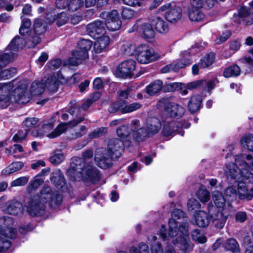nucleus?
Instances as JSON below:
<instances>
[{
    "mask_svg": "<svg viewBox=\"0 0 253 253\" xmlns=\"http://www.w3.org/2000/svg\"><path fill=\"white\" fill-rule=\"evenodd\" d=\"M169 226L168 231L165 226H162L159 233L160 237L163 240L171 242L174 245L177 244L184 253L189 252L192 246L189 240L188 225L184 212L179 209L174 210Z\"/></svg>",
    "mask_w": 253,
    "mask_h": 253,
    "instance_id": "1",
    "label": "nucleus"
},
{
    "mask_svg": "<svg viewBox=\"0 0 253 253\" xmlns=\"http://www.w3.org/2000/svg\"><path fill=\"white\" fill-rule=\"evenodd\" d=\"M62 197L57 193H52L49 187H44L40 194L29 199L26 206L27 211L32 216H41L45 211V204L47 202L51 208L56 209L62 203Z\"/></svg>",
    "mask_w": 253,
    "mask_h": 253,
    "instance_id": "2",
    "label": "nucleus"
},
{
    "mask_svg": "<svg viewBox=\"0 0 253 253\" xmlns=\"http://www.w3.org/2000/svg\"><path fill=\"white\" fill-rule=\"evenodd\" d=\"M225 173L228 178L234 181L240 182L238 183V198L241 200H251L253 198V188L248 190L244 181L253 183V173L250 170L244 167H240L235 163L227 164Z\"/></svg>",
    "mask_w": 253,
    "mask_h": 253,
    "instance_id": "3",
    "label": "nucleus"
},
{
    "mask_svg": "<svg viewBox=\"0 0 253 253\" xmlns=\"http://www.w3.org/2000/svg\"><path fill=\"white\" fill-rule=\"evenodd\" d=\"M124 151V144L118 139L110 140L107 148H99L95 154V161L98 167L106 169L112 164L113 158L119 157Z\"/></svg>",
    "mask_w": 253,
    "mask_h": 253,
    "instance_id": "4",
    "label": "nucleus"
},
{
    "mask_svg": "<svg viewBox=\"0 0 253 253\" xmlns=\"http://www.w3.org/2000/svg\"><path fill=\"white\" fill-rule=\"evenodd\" d=\"M28 84L26 81L19 82L18 86L12 91L11 96L13 100L19 104H24L30 101L32 96L38 95L43 92L45 88L43 83L37 81L31 84L30 93L27 91Z\"/></svg>",
    "mask_w": 253,
    "mask_h": 253,
    "instance_id": "5",
    "label": "nucleus"
},
{
    "mask_svg": "<svg viewBox=\"0 0 253 253\" xmlns=\"http://www.w3.org/2000/svg\"><path fill=\"white\" fill-rule=\"evenodd\" d=\"M67 173L75 180L80 181L82 179L93 177L94 174H97V172L95 169L91 166H88L85 168L84 163L82 159L76 158L73 160Z\"/></svg>",
    "mask_w": 253,
    "mask_h": 253,
    "instance_id": "6",
    "label": "nucleus"
},
{
    "mask_svg": "<svg viewBox=\"0 0 253 253\" xmlns=\"http://www.w3.org/2000/svg\"><path fill=\"white\" fill-rule=\"evenodd\" d=\"M12 223L13 220L9 217L0 218V251L8 250L11 243L7 238H14L16 236V230L9 227Z\"/></svg>",
    "mask_w": 253,
    "mask_h": 253,
    "instance_id": "7",
    "label": "nucleus"
},
{
    "mask_svg": "<svg viewBox=\"0 0 253 253\" xmlns=\"http://www.w3.org/2000/svg\"><path fill=\"white\" fill-rule=\"evenodd\" d=\"M161 123L158 118H147L143 126L139 127L138 126V129L133 131V136L137 141H142L145 137L157 133L161 129Z\"/></svg>",
    "mask_w": 253,
    "mask_h": 253,
    "instance_id": "8",
    "label": "nucleus"
},
{
    "mask_svg": "<svg viewBox=\"0 0 253 253\" xmlns=\"http://www.w3.org/2000/svg\"><path fill=\"white\" fill-rule=\"evenodd\" d=\"M83 120L84 118L80 117L77 120H75L69 123H61L53 131L49 132V131L52 129L54 126V121L52 120L50 121L44 122L42 125V129L48 138L53 139L64 133L67 129L68 126H74Z\"/></svg>",
    "mask_w": 253,
    "mask_h": 253,
    "instance_id": "9",
    "label": "nucleus"
},
{
    "mask_svg": "<svg viewBox=\"0 0 253 253\" xmlns=\"http://www.w3.org/2000/svg\"><path fill=\"white\" fill-rule=\"evenodd\" d=\"M137 61L143 64H147L160 58V56L147 44H141L136 47L135 55Z\"/></svg>",
    "mask_w": 253,
    "mask_h": 253,
    "instance_id": "10",
    "label": "nucleus"
},
{
    "mask_svg": "<svg viewBox=\"0 0 253 253\" xmlns=\"http://www.w3.org/2000/svg\"><path fill=\"white\" fill-rule=\"evenodd\" d=\"M159 107H164L166 111L171 117H181L185 113V109L181 105L173 102H169L165 98L160 100L158 103Z\"/></svg>",
    "mask_w": 253,
    "mask_h": 253,
    "instance_id": "11",
    "label": "nucleus"
},
{
    "mask_svg": "<svg viewBox=\"0 0 253 253\" xmlns=\"http://www.w3.org/2000/svg\"><path fill=\"white\" fill-rule=\"evenodd\" d=\"M161 11H166L165 17L169 22L174 23L180 19L181 16V8L174 3H167L160 8Z\"/></svg>",
    "mask_w": 253,
    "mask_h": 253,
    "instance_id": "12",
    "label": "nucleus"
},
{
    "mask_svg": "<svg viewBox=\"0 0 253 253\" xmlns=\"http://www.w3.org/2000/svg\"><path fill=\"white\" fill-rule=\"evenodd\" d=\"M194 47H192L189 51H186L184 52L183 58L180 61L176 64H171L167 65L162 69V72L164 73H166L172 70L176 71L179 68L185 67V66L189 65L191 63V60L189 58V54H194L196 50H194Z\"/></svg>",
    "mask_w": 253,
    "mask_h": 253,
    "instance_id": "13",
    "label": "nucleus"
},
{
    "mask_svg": "<svg viewBox=\"0 0 253 253\" xmlns=\"http://www.w3.org/2000/svg\"><path fill=\"white\" fill-rule=\"evenodd\" d=\"M13 87V82L7 84L0 83V105L1 106H7L9 102H15L13 97L11 95V90Z\"/></svg>",
    "mask_w": 253,
    "mask_h": 253,
    "instance_id": "14",
    "label": "nucleus"
},
{
    "mask_svg": "<svg viewBox=\"0 0 253 253\" xmlns=\"http://www.w3.org/2000/svg\"><path fill=\"white\" fill-rule=\"evenodd\" d=\"M233 20L237 23H242L246 26L253 24V11L243 7L238 11V15H234Z\"/></svg>",
    "mask_w": 253,
    "mask_h": 253,
    "instance_id": "15",
    "label": "nucleus"
},
{
    "mask_svg": "<svg viewBox=\"0 0 253 253\" xmlns=\"http://www.w3.org/2000/svg\"><path fill=\"white\" fill-rule=\"evenodd\" d=\"M136 62L128 60L122 62L118 67L117 72L120 77L126 78L131 75L135 69Z\"/></svg>",
    "mask_w": 253,
    "mask_h": 253,
    "instance_id": "16",
    "label": "nucleus"
},
{
    "mask_svg": "<svg viewBox=\"0 0 253 253\" xmlns=\"http://www.w3.org/2000/svg\"><path fill=\"white\" fill-rule=\"evenodd\" d=\"M106 26L110 31H116L121 27L122 22L117 10H113L106 15Z\"/></svg>",
    "mask_w": 253,
    "mask_h": 253,
    "instance_id": "17",
    "label": "nucleus"
},
{
    "mask_svg": "<svg viewBox=\"0 0 253 253\" xmlns=\"http://www.w3.org/2000/svg\"><path fill=\"white\" fill-rule=\"evenodd\" d=\"M211 214V219L215 226L218 228H222L225 224L227 216L225 214V209H217L215 211H212L209 212Z\"/></svg>",
    "mask_w": 253,
    "mask_h": 253,
    "instance_id": "18",
    "label": "nucleus"
},
{
    "mask_svg": "<svg viewBox=\"0 0 253 253\" xmlns=\"http://www.w3.org/2000/svg\"><path fill=\"white\" fill-rule=\"evenodd\" d=\"M235 162L240 167H244L250 170H253V153L247 155H237L235 157Z\"/></svg>",
    "mask_w": 253,
    "mask_h": 253,
    "instance_id": "19",
    "label": "nucleus"
},
{
    "mask_svg": "<svg viewBox=\"0 0 253 253\" xmlns=\"http://www.w3.org/2000/svg\"><path fill=\"white\" fill-rule=\"evenodd\" d=\"M86 31L90 37L97 38L104 33V25L100 21H96L87 25Z\"/></svg>",
    "mask_w": 253,
    "mask_h": 253,
    "instance_id": "20",
    "label": "nucleus"
},
{
    "mask_svg": "<svg viewBox=\"0 0 253 253\" xmlns=\"http://www.w3.org/2000/svg\"><path fill=\"white\" fill-rule=\"evenodd\" d=\"M212 200L215 204V207L209 206V212H211L212 211H215L219 209L224 210L225 206V200L220 192L214 191L212 193Z\"/></svg>",
    "mask_w": 253,
    "mask_h": 253,
    "instance_id": "21",
    "label": "nucleus"
},
{
    "mask_svg": "<svg viewBox=\"0 0 253 253\" xmlns=\"http://www.w3.org/2000/svg\"><path fill=\"white\" fill-rule=\"evenodd\" d=\"M150 22L155 26L156 30L161 34H165L169 31V27L161 18L156 16H151L149 18Z\"/></svg>",
    "mask_w": 253,
    "mask_h": 253,
    "instance_id": "22",
    "label": "nucleus"
},
{
    "mask_svg": "<svg viewBox=\"0 0 253 253\" xmlns=\"http://www.w3.org/2000/svg\"><path fill=\"white\" fill-rule=\"evenodd\" d=\"M195 224L200 227H206L210 222L211 218L208 213L204 211H199L194 214Z\"/></svg>",
    "mask_w": 253,
    "mask_h": 253,
    "instance_id": "23",
    "label": "nucleus"
},
{
    "mask_svg": "<svg viewBox=\"0 0 253 253\" xmlns=\"http://www.w3.org/2000/svg\"><path fill=\"white\" fill-rule=\"evenodd\" d=\"M139 31L142 37L147 40H152L155 36V32L152 26V23L149 21L142 24L139 28Z\"/></svg>",
    "mask_w": 253,
    "mask_h": 253,
    "instance_id": "24",
    "label": "nucleus"
},
{
    "mask_svg": "<svg viewBox=\"0 0 253 253\" xmlns=\"http://www.w3.org/2000/svg\"><path fill=\"white\" fill-rule=\"evenodd\" d=\"M139 122L137 120H133L132 122L133 130L130 131V129L126 126H122L118 128L117 130V133L118 136L121 138H125L128 135L131 136L134 139L135 138L133 136L132 133L133 131L138 129V126Z\"/></svg>",
    "mask_w": 253,
    "mask_h": 253,
    "instance_id": "25",
    "label": "nucleus"
},
{
    "mask_svg": "<svg viewBox=\"0 0 253 253\" xmlns=\"http://www.w3.org/2000/svg\"><path fill=\"white\" fill-rule=\"evenodd\" d=\"M97 40L94 44V49L96 52L100 53L104 50L110 43V38L108 36L103 35L102 36H98Z\"/></svg>",
    "mask_w": 253,
    "mask_h": 253,
    "instance_id": "26",
    "label": "nucleus"
},
{
    "mask_svg": "<svg viewBox=\"0 0 253 253\" xmlns=\"http://www.w3.org/2000/svg\"><path fill=\"white\" fill-rule=\"evenodd\" d=\"M62 79V75H57V77L54 76L50 78H48L45 83L46 87L50 91H56L59 84L62 82L61 80Z\"/></svg>",
    "mask_w": 253,
    "mask_h": 253,
    "instance_id": "27",
    "label": "nucleus"
},
{
    "mask_svg": "<svg viewBox=\"0 0 253 253\" xmlns=\"http://www.w3.org/2000/svg\"><path fill=\"white\" fill-rule=\"evenodd\" d=\"M223 247L225 250L230 251L233 253L240 252L239 244L236 240L233 238L226 240L223 243Z\"/></svg>",
    "mask_w": 253,
    "mask_h": 253,
    "instance_id": "28",
    "label": "nucleus"
},
{
    "mask_svg": "<svg viewBox=\"0 0 253 253\" xmlns=\"http://www.w3.org/2000/svg\"><path fill=\"white\" fill-rule=\"evenodd\" d=\"M163 86V82L160 80H157L151 83L147 86L146 92L150 95L153 96L162 89Z\"/></svg>",
    "mask_w": 253,
    "mask_h": 253,
    "instance_id": "29",
    "label": "nucleus"
},
{
    "mask_svg": "<svg viewBox=\"0 0 253 253\" xmlns=\"http://www.w3.org/2000/svg\"><path fill=\"white\" fill-rule=\"evenodd\" d=\"M202 100V97L199 95H194L191 98L188 103V108L192 113L199 110Z\"/></svg>",
    "mask_w": 253,
    "mask_h": 253,
    "instance_id": "30",
    "label": "nucleus"
},
{
    "mask_svg": "<svg viewBox=\"0 0 253 253\" xmlns=\"http://www.w3.org/2000/svg\"><path fill=\"white\" fill-rule=\"evenodd\" d=\"M83 50L78 49L73 52L72 56L68 60V64L72 66H77L81 63L83 60L87 58H83L82 57V52Z\"/></svg>",
    "mask_w": 253,
    "mask_h": 253,
    "instance_id": "31",
    "label": "nucleus"
},
{
    "mask_svg": "<svg viewBox=\"0 0 253 253\" xmlns=\"http://www.w3.org/2000/svg\"><path fill=\"white\" fill-rule=\"evenodd\" d=\"M25 45V41L22 38L15 37L7 46V50L17 51L22 48Z\"/></svg>",
    "mask_w": 253,
    "mask_h": 253,
    "instance_id": "32",
    "label": "nucleus"
},
{
    "mask_svg": "<svg viewBox=\"0 0 253 253\" xmlns=\"http://www.w3.org/2000/svg\"><path fill=\"white\" fill-rule=\"evenodd\" d=\"M227 178L230 184H232L233 186H229L224 191V194L227 197H232L234 196H237L238 197V183L240 182L234 181L233 179L228 178L226 175Z\"/></svg>",
    "mask_w": 253,
    "mask_h": 253,
    "instance_id": "33",
    "label": "nucleus"
},
{
    "mask_svg": "<svg viewBox=\"0 0 253 253\" xmlns=\"http://www.w3.org/2000/svg\"><path fill=\"white\" fill-rule=\"evenodd\" d=\"M92 45V42L88 40L83 39L78 43V48L83 50L82 57L83 58H88V51L89 50Z\"/></svg>",
    "mask_w": 253,
    "mask_h": 253,
    "instance_id": "34",
    "label": "nucleus"
},
{
    "mask_svg": "<svg viewBox=\"0 0 253 253\" xmlns=\"http://www.w3.org/2000/svg\"><path fill=\"white\" fill-rule=\"evenodd\" d=\"M23 163L21 162H16L11 163L7 167L2 169L1 173L2 175H8L16 171H17L23 168Z\"/></svg>",
    "mask_w": 253,
    "mask_h": 253,
    "instance_id": "35",
    "label": "nucleus"
},
{
    "mask_svg": "<svg viewBox=\"0 0 253 253\" xmlns=\"http://www.w3.org/2000/svg\"><path fill=\"white\" fill-rule=\"evenodd\" d=\"M180 126H181V125L179 123L175 122H171L168 124L165 125L163 133L165 136H171L174 132L177 130V127Z\"/></svg>",
    "mask_w": 253,
    "mask_h": 253,
    "instance_id": "36",
    "label": "nucleus"
},
{
    "mask_svg": "<svg viewBox=\"0 0 253 253\" xmlns=\"http://www.w3.org/2000/svg\"><path fill=\"white\" fill-rule=\"evenodd\" d=\"M22 204L17 201H10L8 203L6 211L10 214L16 215L21 212Z\"/></svg>",
    "mask_w": 253,
    "mask_h": 253,
    "instance_id": "37",
    "label": "nucleus"
},
{
    "mask_svg": "<svg viewBox=\"0 0 253 253\" xmlns=\"http://www.w3.org/2000/svg\"><path fill=\"white\" fill-rule=\"evenodd\" d=\"M240 67L237 65H234L224 70L223 76L226 78L237 77L240 75Z\"/></svg>",
    "mask_w": 253,
    "mask_h": 253,
    "instance_id": "38",
    "label": "nucleus"
},
{
    "mask_svg": "<svg viewBox=\"0 0 253 253\" xmlns=\"http://www.w3.org/2000/svg\"><path fill=\"white\" fill-rule=\"evenodd\" d=\"M188 14L190 19L193 21L200 22L205 18V14L199 9L190 10Z\"/></svg>",
    "mask_w": 253,
    "mask_h": 253,
    "instance_id": "39",
    "label": "nucleus"
},
{
    "mask_svg": "<svg viewBox=\"0 0 253 253\" xmlns=\"http://www.w3.org/2000/svg\"><path fill=\"white\" fill-rule=\"evenodd\" d=\"M196 196L202 203H206L210 200V192L204 187H201L196 192Z\"/></svg>",
    "mask_w": 253,
    "mask_h": 253,
    "instance_id": "40",
    "label": "nucleus"
},
{
    "mask_svg": "<svg viewBox=\"0 0 253 253\" xmlns=\"http://www.w3.org/2000/svg\"><path fill=\"white\" fill-rule=\"evenodd\" d=\"M121 50L126 55H135L136 47L130 42H126L122 45Z\"/></svg>",
    "mask_w": 253,
    "mask_h": 253,
    "instance_id": "41",
    "label": "nucleus"
},
{
    "mask_svg": "<svg viewBox=\"0 0 253 253\" xmlns=\"http://www.w3.org/2000/svg\"><path fill=\"white\" fill-rule=\"evenodd\" d=\"M214 55L213 53H210L203 57L199 63V66L201 68H204L209 67L211 65L214 61Z\"/></svg>",
    "mask_w": 253,
    "mask_h": 253,
    "instance_id": "42",
    "label": "nucleus"
},
{
    "mask_svg": "<svg viewBox=\"0 0 253 253\" xmlns=\"http://www.w3.org/2000/svg\"><path fill=\"white\" fill-rule=\"evenodd\" d=\"M241 143L244 147H247L250 151H253V135L250 134L243 137L241 140Z\"/></svg>",
    "mask_w": 253,
    "mask_h": 253,
    "instance_id": "43",
    "label": "nucleus"
},
{
    "mask_svg": "<svg viewBox=\"0 0 253 253\" xmlns=\"http://www.w3.org/2000/svg\"><path fill=\"white\" fill-rule=\"evenodd\" d=\"M64 159L65 156L63 154L55 152L50 157L49 161L52 164L58 165L61 163Z\"/></svg>",
    "mask_w": 253,
    "mask_h": 253,
    "instance_id": "44",
    "label": "nucleus"
},
{
    "mask_svg": "<svg viewBox=\"0 0 253 253\" xmlns=\"http://www.w3.org/2000/svg\"><path fill=\"white\" fill-rule=\"evenodd\" d=\"M39 122V119L37 118H27L22 123L23 127L25 129H27L29 132L30 129L32 128Z\"/></svg>",
    "mask_w": 253,
    "mask_h": 253,
    "instance_id": "45",
    "label": "nucleus"
},
{
    "mask_svg": "<svg viewBox=\"0 0 253 253\" xmlns=\"http://www.w3.org/2000/svg\"><path fill=\"white\" fill-rule=\"evenodd\" d=\"M51 181L58 189H62L65 184L64 177L59 174L52 176Z\"/></svg>",
    "mask_w": 253,
    "mask_h": 253,
    "instance_id": "46",
    "label": "nucleus"
},
{
    "mask_svg": "<svg viewBox=\"0 0 253 253\" xmlns=\"http://www.w3.org/2000/svg\"><path fill=\"white\" fill-rule=\"evenodd\" d=\"M141 107V105L137 102H134L122 107L120 109L122 113H128L135 111Z\"/></svg>",
    "mask_w": 253,
    "mask_h": 253,
    "instance_id": "47",
    "label": "nucleus"
},
{
    "mask_svg": "<svg viewBox=\"0 0 253 253\" xmlns=\"http://www.w3.org/2000/svg\"><path fill=\"white\" fill-rule=\"evenodd\" d=\"M84 4L83 0H69L68 10L74 12L81 7Z\"/></svg>",
    "mask_w": 253,
    "mask_h": 253,
    "instance_id": "48",
    "label": "nucleus"
},
{
    "mask_svg": "<svg viewBox=\"0 0 253 253\" xmlns=\"http://www.w3.org/2000/svg\"><path fill=\"white\" fill-rule=\"evenodd\" d=\"M243 245L246 248L245 253H253V241L250 236L244 237Z\"/></svg>",
    "mask_w": 253,
    "mask_h": 253,
    "instance_id": "49",
    "label": "nucleus"
},
{
    "mask_svg": "<svg viewBox=\"0 0 253 253\" xmlns=\"http://www.w3.org/2000/svg\"><path fill=\"white\" fill-rule=\"evenodd\" d=\"M45 25L43 24L42 20L37 19L34 22V31L36 34H42L45 31Z\"/></svg>",
    "mask_w": 253,
    "mask_h": 253,
    "instance_id": "50",
    "label": "nucleus"
},
{
    "mask_svg": "<svg viewBox=\"0 0 253 253\" xmlns=\"http://www.w3.org/2000/svg\"><path fill=\"white\" fill-rule=\"evenodd\" d=\"M203 0H189L188 7V11L200 9L203 7Z\"/></svg>",
    "mask_w": 253,
    "mask_h": 253,
    "instance_id": "51",
    "label": "nucleus"
},
{
    "mask_svg": "<svg viewBox=\"0 0 253 253\" xmlns=\"http://www.w3.org/2000/svg\"><path fill=\"white\" fill-rule=\"evenodd\" d=\"M43 182V180L39 175L36 176L29 185V189L33 190L38 188Z\"/></svg>",
    "mask_w": 253,
    "mask_h": 253,
    "instance_id": "52",
    "label": "nucleus"
},
{
    "mask_svg": "<svg viewBox=\"0 0 253 253\" xmlns=\"http://www.w3.org/2000/svg\"><path fill=\"white\" fill-rule=\"evenodd\" d=\"M28 133L27 129H20L14 135L12 140L14 142L21 141L26 138Z\"/></svg>",
    "mask_w": 253,
    "mask_h": 253,
    "instance_id": "53",
    "label": "nucleus"
},
{
    "mask_svg": "<svg viewBox=\"0 0 253 253\" xmlns=\"http://www.w3.org/2000/svg\"><path fill=\"white\" fill-rule=\"evenodd\" d=\"M192 237L194 240L200 243H205L207 241L206 237L201 234L198 229H196L192 232Z\"/></svg>",
    "mask_w": 253,
    "mask_h": 253,
    "instance_id": "54",
    "label": "nucleus"
},
{
    "mask_svg": "<svg viewBox=\"0 0 253 253\" xmlns=\"http://www.w3.org/2000/svg\"><path fill=\"white\" fill-rule=\"evenodd\" d=\"M180 84L178 83L166 84L163 87L165 91L172 92L180 88Z\"/></svg>",
    "mask_w": 253,
    "mask_h": 253,
    "instance_id": "55",
    "label": "nucleus"
},
{
    "mask_svg": "<svg viewBox=\"0 0 253 253\" xmlns=\"http://www.w3.org/2000/svg\"><path fill=\"white\" fill-rule=\"evenodd\" d=\"M151 240L154 242L151 247L152 253H163L160 244L158 242H156L157 237L153 236L152 237Z\"/></svg>",
    "mask_w": 253,
    "mask_h": 253,
    "instance_id": "56",
    "label": "nucleus"
},
{
    "mask_svg": "<svg viewBox=\"0 0 253 253\" xmlns=\"http://www.w3.org/2000/svg\"><path fill=\"white\" fill-rule=\"evenodd\" d=\"M11 60V57L9 53L0 54V69L7 65Z\"/></svg>",
    "mask_w": 253,
    "mask_h": 253,
    "instance_id": "57",
    "label": "nucleus"
},
{
    "mask_svg": "<svg viewBox=\"0 0 253 253\" xmlns=\"http://www.w3.org/2000/svg\"><path fill=\"white\" fill-rule=\"evenodd\" d=\"M68 20V17L64 12H61L58 14L54 19L56 24L58 26H61L66 23Z\"/></svg>",
    "mask_w": 253,
    "mask_h": 253,
    "instance_id": "58",
    "label": "nucleus"
},
{
    "mask_svg": "<svg viewBox=\"0 0 253 253\" xmlns=\"http://www.w3.org/2000/svg\"><path fill=\"white\" fill-rule=\"evenodd\" d=\"M29 178L22 176L17 178L11 183L12 186H21L25 185L28 181Z\"/></svg>",
    "mask_w": 253,
    "mask_h": 253,
    "instance_id": "59",
    "label": "nucleus"
},
{
    "mask_svg": "<svg viewBox=\"0 0 253 253\" xmlns=\"http://www.w3.org/2000/svg\"><path fill=\"white\" fill-rule=\"evenodd\" d=\"M122 16L126 19H130L135 16V12L132 9L128 8H125L122 12Z\"/></svg>",
    "mask_w": 253,
    "mask_h": 253,
    "instance_id": "60",
    "label": "nucleus"
},
{
    "mask_svg": "<svg viewBox=\"0 0 253 253\" xmlns=\"http://www.w3.org/2000/svg\"><path fill=\"white\" fill-rule=\"evenodd\" d=\"M139 250L138 251L135 247H132L130 249V253H148V247L146 244L141 243L139 246Z\"/></svg>",
    "mask_w": 253,
    "mask_h": 253,
    "instance_id": "61",
    "label": "nucleus"
},
{
    "mask_svg": "<svg viewBox=\"0 0 253 253\" xmlns=\"http://www.w3.org/2000/svg\"><path fill=\"white\" fill-rule=\"evenodd\" d=\"M199 202L194 198L190 199L187 203V208L189 211H192L200 207Z\"/></svg>",
    "mask_w": 253,
    "mask_h": 253,
    "instance_id": "62",
    "label": "nucleus"
},
{
    "mask_svg": "<svg viewBox=\"0 0 253 253\" xmlns=\"http://www.w3.org/2000/svg\"><path fill=\"white\" fill-rule=\"evenodd\" d=\"M107 129L105 127H101L94 130L89 134V137L91 138L100 137L103 134L107 132Z\"/></svg>",
    "mask_w": 253,
    "mask_h": 253,
    "instance_id": "63",
    "label": "nucleus"
},
{
    "mask_svg": "<svg viewBox=\"0 0 253 253\" xmlns=\"http://www.w3.org/2000/svg\"><path fill=\"white\" fill-rule=\"evenodd\" d=\"M241 46V43L238 40H234L229 42V50L233 53L238 50Z\"/></svg>",
    "mask_w": 253,
    "mask_h": 253,
    "instance_id": "64",
    "label": "nucleus"
}]
</instances>
